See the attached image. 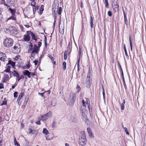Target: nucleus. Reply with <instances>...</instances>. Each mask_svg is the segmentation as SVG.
Returning <instances> with one entry per match:
<instances>
[{"label": "nucleus", "mask_w": 146, "mask_h": 146, "mask_svg": "<svg viewBox=\"0 0 146 146\" xmlns=\"http://www.w3.org/2000/svg\"><path fill=\"white\" fill-rule=\"evenodd\" d=\"M87 139L84 133H82V135L79 138V143L80 145H85L86 143Z\"/></svg>", "instance_id": "2"}, {"label": "nucleus", "mask_w": 146, "mask_h": 146, "mask_svg": "<svg viewBox=\"0 0 146 146\" xmlns=\"http://www.w3.org/2000/svg\"><path fill=\"white\" fill-rule=\"evenodd\" d=\"M17 78H18V79H17V80L18 81H19L20 80L24 79V76L22 75H21L20 77L19 76V77H17Z\"/></svg>", "instance_id": "29"}, {"label": "nucleus", "mask_w": 146, "mask_h": 146, "mask_svg": "<svg viewBox=\"0 0 146 146\" xmlns=\"http://www.w3.org/2000/svg\"><path fill=\"white\" fill-rule=\"evenodd\" d=\"M76 88V89L78 90L77 92L78 93L80 91L81 89V88L80 86L78 85H77Z\"/></svg>", "instance_id": "37"}, {"label": "nucleus", "mask_w": 146, "mask_h": 146, "mask_svg": "<svg viewBox=\"0 0 146 146\" xmlns=\"http://www.w3.org/2000/svg\"><path fill=\"white\" fill-rule=\"evenodd\" d=\"M82 52V49L80 47H79V58H80L81 55V52Z\"/></svg>", "instance_id": "36"}, {"label": "nucleus", "mask_w": 146, "mask_h": 146, "mask_svg": "<svg viewBox=\"0 0 146 146\" xmlns=\"http://www.w3.org/2000/svg\"><path fill=\"white\" fill-rule=\"evenodd\" d=\"M63 65L64 67L62 69L65 70L66 69V63L64 62H63Z\"/></svg>", "instance_id": "33"}, {"label": "nucleus", "mask_w": 146, "mask_h": 146, "mask_svg": "<svg viewBox=\"0 0 146 146\" xmlns=\"http://www.w3.org/2000/svg\"><path fill=\"white\" fill-rule=\"evenodd\" d=\"M12 73L14 76L16 77L17 78L19 77V76H20L19 74L16 70L13 71L12 72Z\"/></svg>", "instance_id": "12"}, {"label": "nucleus", "mask_w": 146, "mask_h": 146, "mask_svg": "<svg viewBox=\"0 0 146 146\" xmlns=\"http://www.w3.org/2000/svg\"><path fill=\"white\" fill-rule=\"evenodd\" d=\"M119 5L116 3H114V5L113 6V9L115 12L118 11L119 10Z\"/></svg>", "instance_id": "7"}, {"label": "nucleus", "mask_w": 146, "mask_h": 146, "mask_svg": "<svg viewBox=\"0 0 146 146\" xmlns=\"http://www.w3.org/2000/svg\"><path fill=\"white\" fill-rule=\"evenodd\" d=\"M36 53L35 52H32L31 53V56L32 57H34V56L35 55Z\"/></svg>", "instance_id": "48"}, {"label": "nucleus", "mask_w": 146, "mask_h": 146, "mask_svg": "<svg viewBox=\"0 0 146 146\" xmlns=\"http://www.w3.org/2000/svg\"><path fill=\"white\" fill-rule=\"evenodd\" d=\"M76 98V94L72 93L71 94L69 99V103L71 105L74 104Z\"/></svg>", "instance_id": "4"}, {"label": "nucleus", "mask_w": 146, "mask_h": 146, "mask_svg": "<svg viewBox=\"0 0 146 146\" xmlns=\"http://www.w3.org/2000/svg\"><path fill=\"white\" fill-rule=\"evenodd\" d=\"M44 42H45V47L46 48L47 46V38L46 36L44 35Z\"/></svg>", "instance_id": "27"}, {"label": "nucleus", "mask_w": 146, "mask_h": 146, "mask_svg": "<svg viewBox=\"0 0 146 146\" xmlns=\"http://www.w3.org/2000/svg\"><path fill=\"white\" fill-rule=\"evenodd\" d=\"M123 47H124V52H125V54L127 58H128L129 56H128L127 54V50H126L125 46V44H124Z\"/></svg>", "instance_id": "26"}, {"label": "nucleus", "mask_w": 146, "mask_h": 146, "mask_svg": "<svg viewBox=\"0 0 146 146\" xmlns=\"http://www.w3.org/2000/svg\"><path fill=\"white\" fill-rule=\"evenodd\" d=\"M47 118L45 116H43V115L41 116V117H39L38 119L39 120H42L43 121H44L46 120Z\"/></svg>", "instance_id": "17"}, {"label": "nucleus", "mask_w": 146, "mask_h": 146, "mask_svg": "<svg viewBox=\"0 0 146 146\" xmlns=\"http://www.w3.org/2000/svg\"><path fill=\"white\" fill-rule=\"evenodd\" d=\"M52 115V112L50 111H49L48 113L43 115V116H45L46 117H49Z\"/></svg>", "instance_id": "22"}, {"label": "nucleus", "mask_w": 146, "mask_h": 146, "mask_svg": "<svg viewBox=\"0 0 146 146\" xmlns=\"http://www.w3.org/2000/svg\"><path fill=\"white\" fill-rule=\"evenodd\" d=\"M29 133H32V134H34V132H33V131L31 129H29Z\"/></svg>", "instance_id": "61"}, {"label": "nucleus", "mask_w": 146, "mask_h": 146, "mask_svg": "<svg viewBox=\"0 0 146 146\" xmlns=\"http://www.w3.org/2000/svg\"><path fill=\"white\" fill-rule=\"evenodd\" d=\"M51 105L53 106H54L56 105V103L54 101H52L51 102Z\"/></svg>", "instance_id": "52"}, {"label": "nucleus", "mask_w": 146, "mask_h": 146, "mask_svg": "<svg viewBox=\"0 0 146 146\" xmlns=\"http://www.w3.org/2000/svg\"><path fill=\"white\" fill-rule=\"evenodd\" d=\"M44 92L42 93H39L38 94L40 95L41 96H42V97H43L44 96Z\"/></svg>", "instance_id": "60"}, {"label": "nucleus", "mask_w": 146, "mask_h": 146, "mask_svg": "<svg viewBox=\"0 0 146 146\" xmlns=\"http://www.w3.org/2000/svg\"><path fill=\"white\" fill-rule=\"evenodd\" d=\"M26 66H27V69H28L29 68H30V65L29 64H27Z\"/></svg>", "instance_id": "64"}, {"label": "nucleus", "mask_w": 146, "mask_h": 146, "mask_svg": "<svg viewBox=\"0 0 146 146\" xmlns=\"http://www.w3.org/2000/svg\"><path fill=\"white\" fill-rule=\"evenodd\" d=\"M67 52L66 51L65 52L64 54V60H66L67 59Z\"/></svg>", "instance_id": "28"}, {"label": "nucleus", "mask_w": 146, "mask_h": 146, "mask_svg": "<svg viewBox=\"0 0 146 146\" xmlns=\"http://www.w3.org/2000/svg\"><path fill=\"white\" fill-rule=\"evenodd\" d=\"M13 49L14 50H17V49H19L18 47L16 46H14L13 47Z\"/></svg>", "instance_id": "62"}, {"label": "nucleus", "mask_w": 146, "mask_h": 146, "mask_svg": "<svg viewBox=\"0 0 146 146\" xmlns=\"http://www.w3.org/2000/svg\"><path fill=\"white\" fill-rule=\"evenodd\" d=\"M39 8V6H37L35 8V9H33V12L34 14H35L36 11V10H38V9Z\"/></svg>", "instance_id": "34"}, {"label": "nucleus", "mask_w": 146, "mask_h": 146, "mask_svg": "<svg viewBox=\"0 0 146 146\" xmlns=\"http://www.w3.org/2000/svg\"><path fill=\"white\" fill-rule=\"evenodd\" d=\"M14 2V0H7V3L10 5H13Z\"/></svg>", "instance_id": "24"}, {"label": "nucleus", "mask_w": 146, "mask_h": 146, "mask_svg": "<svg viewBox=\"0 0 146 146\" xmlns=\"http://www.w3.org/2000/svg\"><path fill=\"white\" fill-rule=\"evenodd\" d=\"M103 96L104 99V100H105V93L104 89V88H103Z\"/></svg>", "instance_id": "54"}, {"label": "nucleus", "mask_w": 146, "mask_h": 146, "mask_svg": "<svg viewBox=\"0 0 146 146\" xmlns=\"http://www.w3.org/2000/svg\"><path fill=\"white\" fill-rule=\"evenodd\" d=\"M80 113H81V118L86 124L88 123V119L87 116L86 115L84 111L82 109L80 110Z\"/></svg>", "instance_id": "3"}, {"label": "nucleus", "mask_w": 146, "mask_h": 146, "mask_svg": "<svg viewBox=\"0 0 146 146\" xmlns=\"http://www.w3.org/2000/svg\"><path fill=\"white\" fill-rule=\"evenodd\" d=\"M39 50V48H38V47L35 44L32 52H35L36 54H37Z\"/></svg>", "instance_id": "10"}, {"label": "nucleus", "mask_w": 146, "mask_h": 146, "mask_svg": "<svg viewBox=\"0 0 146 146\" xmlns=\"http://www.w3.org/2000/svg\"><path fill=\"white\" fill-rule=\"evenodd\" d=\"M9 78V76L8 75H5L4 77L3 78V82H7Z\"/></svg>", "instance_id": "15"}, {"label": "nucleus", "mask_w": 146, "mask_h": 146, "mask_svg": "<svg viewBox=\"0 0 146 146\" xmlns=\"http://www.w3.org/2000/svg\"><path fill=\"white\" fill-rule=\"evenodd\" d=\"M123 127L125 131V132L127 134L129 135V133L128 132V131L127 129V128L126 127L124 128V127L123 126Z\"/></svg>", "instance_id": "35"}, {"label": "nucleus", "mask_w": 146, "mask_h": 146, "mask_svg": "<svg viewBox=\"0 0 146 146\" xmlns=\"http://www.w3.org/2000/svg\"><path fill=\"white\" fill-rule=\"evenodd\" d=\"M38 61L36 60H35L33 61V62L35 63V65H36L38 63Z\"/></svg>", "instance_id": "56"}, {"label": "nucleus", "mask_w": 146, "mask_h": 146, "mask_svg": "<svg viewBox=\"0 0 146 146\" xmlns=\"http://www.w3.org/2000/svg\"><path fill=\"white\" fill-rule=\"evenodd\" d=\"M125 100L124 99L123 100V102L120 105L121 109V110H123L125 108L124 104H125Z\"/></svg>", "instance_id": "14"}, {"label": "nucleus", "mask_w": 146, "mask_h": 146, "mask_svg": "<svg viewBox=\"0 0 146 146\" xmlns=\"http://www.w3.org/2000/svg\"><path fill=\"white\" fill-rule=\"evenodd\" d=\"M28 97H25V100L24 102V104L26 105L28 102Z\"/></svg>", "instance_id": "38"}, {"label": "nucleus", "mask_w": 146, "mask_h": 146, "mask_svg": "<svg viewBox=\"0 0 146 146\" xmlns=\"http://www.w3.org/2000/svg\"><path fill=\"white\" fill-rule=\"evenodd\" d=\"M7 57L6 54L3 52H0V60L2 61H5L7 60Z\"/></svg>", "instance_id": "6"}, {"label": "nucleus", "mask_w": 146, "mask_h": 146, "mask_svg": "<svg viewBox=\"0 0 146 146\" xmlns=\"http://www.w3.org/2000/svg\"><path fill=\"white\" fill-rule=\"evenodd\" d=\"M105 7H106L107 8H109V3L108 1V0H105Z\"/></svg>", "instance_id": "30"}, {"label": "nucleus", "mask_w": 146, "mask_h": 146, "mask_svg": "<svg viewBox=\"0 0 146 146\" xmlns=\"http://www.w3.org/2000/svg\"><path fill=\"white\" fill-rule=\"evenodd\" d=\"M42 132L45 135H47L49 133L48 131L46 128H43Z\"/></svg>", "instance_id": "23"}, {"label": "nucleus", "mask_w": 146, "mask_h": 146, "mask_svg": "<svg viewBox=\"0 0 146 146\" xmlns=\"http://www.w3.org/2000/svg\"><path fill=\"white\" fill-rule=\"evenodd\" d=\"M82 105L84 106L85 107H86V104H86V102H85V101L84 100H82Z\"/></svg>", "instance_id": "41"}, {"label": "nucleus", "mask_w": 146, "mask_h": 146, "mask_svg": "<svg viewBox=\"0 0 146 146\" xmlns=\"http://www.w3.org/2000/svg\"><path fill=\"white\" fill-rule=\"evenodd\" d=\"M36 3L35 1H32L31 2V5L35 7Z\"/></svg>", "instance_id": "45"}, {"label": "nucleus", "mask_w": 146, "mask_h": 146, "mask_svg": "<svg viewBox=\"0 0 146 146\" xmlns=\"http://www.w3.org/2000/svg\"><path fill=\"white\" fill-rule=\"evenodd\" d=\"M15 64V62L9 60L8 63L7 64V65H11L13 67L14 66Z\"/></svg>", "instance_id": "21"}, {"label": "nucleus", "mask_w": 146, "mask_h": 146, "mask_svg": "<svg viewBox=\"0 0 146 146\" xmlns=\"http://www.w3.org/2000/svg\"><path fill=\"white\" fill-rule=\"evenodd\" d=\"M30 38L31 36L30 34H28L27 35H25L24 36V40L26 41H29Z\"/></svg>", "instance_id": "8"}, {"label": "nucleus", "mask_w": 146, "mask_h": 146, "mask_svg": "<svg viewBox=\"0 0 146 146\" xmlns=\"http://www.w3.org/2000/svg\"><path fill=\"white\" fill-rule=\"evenodd\" d=\"M44 6L43 5H42L40 7V9L39 11V14L41 15L44 9Z\"/></svg>", "instance_id": "19"}, {"label": "nucleus", "mask_w": 146, "mask_h": 146, "mask_svg": "<svg viewBox=\"0 0 146 146\" xmlns=\"http://www.w3.org/2000/svg\"><path fill=\"white\" fill-rule=\"evenodd\" d=\"M4 88V86L3 84L1 83L0 84V89H1Z\"/></svg>", "instance_id": "55"}, {"label": "nucleus", "mask_w": 146, "mask_h": 146, "mask_svg": "<svg viewBox=\"0 0 146 146\" xmlns=\"http://www.w3.org/2000/svg\"><path fill=\"white\" fill-rule=\"evenodd\" d=\"M122 10L123 11V15H124V22L126 25H127L128 24V20L126 16L125 15V12L124 11V10L123 9V8H122Z\"/></svg>", "instance_id": "11"}, {"label": "nucleus", "mask_w": 146, "mask_h": 146, "mask_svg": "<svg viewBox=\"0 0 146 146\" xmlns=\"http://www.w3.org/2000/svg\"><path fill=\"white\" fill-rule=\"evenodd\" d=\"M24 95V93L23 92H22L20 93L17 100V101L18 102H19L22 98Z\"/></svg>", "instance_id": "18"}, {"label": "nucleus", "mask_w": 146, "mask_h": 146, "mask_svg": "<svg viewBox=\"0 0 146 146\" xmlns=\"http://www.w3.org/2000/svg\"><path fill=\"white\" fill-rule=\"evenodd\" d=\"M48 56L49 57L51 60L52 61H54V59L53 57L49 54H48Z\"/></svg>", "instance_id": "43"}, {"label": "nucleus", "mask_w": 146, "mask_h": 146, "mask_svg": "<svg viewBox=\"0 0 146 146\" xmlns=\"http://www.w3.org/2000/svg\"><path fill=\"white\" fill-rule=\"evenodd\" d=\"M7 68L9 70H10L11 66H9V65H7Z\"/></svg>", "instance_id": "59"}, {"label": "nucleus", "mask_w": 146, "mask_h": 146, "mask_svg": "<svg viewBox=\"0 0 146 146\" xmlns=\"http://www.w3.org/2000/svg\"><path fill=\"white\" fill-rule=\"evenodd\" d=\"M87 131L88 133L89 136L91 137L92 135V132L90 128L88 127L87 128Z\"/></svg>", "instance_id": "16"}, {"label": "nucleus", "mask_w": 146, "mask_h": 146, "mask_svg": "<svg viewBox=\"0 0 146 146\" xmlns=\"http://www.w3.org/2000/svg\"><path fill=\"white\" fill-rule=\"evenodd\" d=\"M90 27L91 28H93L94 27V20L92 17L90 16Z\"/></svg>", "instance_id": "20"}, {"label": "nucleus", "mask_w": 146, "mask_h": 146, "mask_svg": "<svg viewBox=\"0 0 146 146\" xmlns=\"http://www.w3.org/2000/svg\"><path fill=\"white\" fill-rule=\"evenodd\" d=\"M35 123L37 125H40V124L41 123L40 121V120H39V121H36L35 122Z\"/></svg>", "instance_id": "58"}, {"label": "nucleus", "mask_w": 146, "mask_h": 146, "mask_svg": "<svg viewBox=\"0 0 146 146\" xmlns=\"http://www.w3.org/2000/svg\"><path fill=\"white\" fill-rule=\"evenodd\" d=\"M86 87L88 88H90L91 86V82L90 79V74H88L86 81Z\"/></svg>", "instance_id": "5"}, {"label": "nucleus", "mask_w": 146, "mask_h": 146, "mask_svg": "<svg viewBox=\"0 0 146 146\" xmlns=\"http://www.w3.org/2000/svg\"><path fill=\"white\" fill-rule=\"evenodd\" d=\"M13 43V41L12 39L10 38H7L4 40L3 44L5 47L8 48L11 46Z\"/></svg>", "instance_id": "1"}, {"label": "nucleus", "mask_w": 146, "mask_h": 146, "mask_svg": "<svg viewBox=\"0 0 146 146\" xmlns=\"http://www.w3.org/2000/svg\"><path fill=\"white\" fill-rule=\"evenodd\" d=\"M86 104H88V105H90V100H88V99H87L86 101Z\"/></svg>", "instance_id": "47"}, {"label": "nucleus", "mask_w": 146, "mask_h": 146, "mask_svg": "<svg viewBox=\"0 0 146 146\" xmlns=\"http://www.w3.org/2000/svg\"><path fill=\"white\" fill-rule=\"evenodd\" d=\"M18 94V92H15L14 93V97L16 98L17 96V94Z\"/></svg>", "instance_id": "50"}, {"label": "nucleus", "mask_w": 146, "mask_h": 146, "mask_svg": "<svg viewBox=\"0 0 146 146\" xmlns=\"http://www.w3.org/2000/svg\"><path fill=\"white\" fill-rule=\"evenodd\" d=\"M62 11V8L61 7H60L59 8L58 10V15H60L61 14Z\"/></svg>", "instance_id": "39"}, {"label": "nucleus", "mask_w": 146, "mask_h": 146, "mask_svg": "<svg viewBox=\"0 0 146 146\" xmlns=\"http://www.w3.org/2000/svg\"><path fill=\"white\" fill-rule=\"evenodd\" d=\"M129 39L130 42V44H132V42L131 40V36L130 35H129Z\"/></svg>", "instance_id": "49"}, {"label": "nucleus", "mask_w": 146, "mask_h": 146, "mask_svg": "<svg viewBox=\"0 0 146 146\" xmlns=\"http://www.w3.org/2000/svg\"><path fill=\"white\" fill-rule=\"evenodd\" d=\"M30 32L31 34L30 35L31 36V37L32 39L33 40H35L36 38H38V37L37 36H36L33 33L29 31H27V33Z\"/></svg>", "instance_id": "13"}, {"label": "nucleus", "mask_w": 146, "mask_h": 146, "mask_svg": "<svg viewBox=\"0 0 146 146\" xmlns=\"http://www.w3.org/2000/svg\"><path fill=\"white\" fill-rule=\"evenodd\" d=\"M40 40V41H39L38 42V46H37L38 47V48H39L41 46V45H42L41 41H42V40Z\"/></svg>", "instance_id": "40"}, {"label": "nucleus", "mask_w": 146, "mask_h": 146, "mask_svg": "<svg viewBox=\"0 0 146 146\" xmlns=\"http://www.w3.org/2000/svg\"><path fill=\"white\" fill-rule=\"evenodd\" d=\"M12 19L14 21H15L16 20V18L15 17H14L13 15H12L11 17H9L7 19V20Z\"/></svg>", "instance_id": "25"}, {"label": "nucleus", "mask_w": 146, "mask_h": 146, "mask_svg": "<svg viewBox=\"0 0 146 146\" xmlns=\"http://www.w3.org/2000/svg\"><path fill=\"white\" fill-rule=\"evenodd\" d=\"M10 70L7 69V68L4 71V72H9Z\"/></svg>", "instance_id": "63"}, {"label": "nucleus", "mask_w": 146, "mask_h": 146, "mask_svg": "<svg viewBox=\"0 0 146 146\" xmlns=\"http://www.w3.org/2000/svg\"><path fill=\"white\" fill-rule=\"evenodd\" d=\"M108 14L110 17H111L112 15V13L111 11H109L108 12Z\"/></svg>", "instance_id": "51"}, {"label": "nucleus", "mask_w": 146, "mask_h": 146, "mask_svg": "<svg viewBox=\"0 0 146 146\" xmlns=\"http://www.w3.org/2000/svg\"><path fill=\"white\" fill-rule=\"evenodd\" d=\"M89 113H90L91 117L92 118H93V113H92V110H91V111H90Z\"/></svg>", "instance_id": "44"}, {"label": "nucleus", "mask_w": 146, "mask_h": 146, "mask_svg": "<svg viewBox=\"0 0 146 146\" xmlns=\"http://www.w3.org/2000/svg\"><path fill=\"white\" fill-rule=\"evenodd\" d=\"M33 46L32 44L30 45L28 50V52H30L33 49Z\"/></svg>", "instance_id": "32"}, {"label": "nucleus", "mask_w": 146, "mask_h": 146, "mask_svg": "<svg viewBox=\"0 0 146 146\" xmlns=\"http://www.w3.org/2000/svg\"><path fill=\"white\" fill-rule=\"evenodd\" d=\"M14 143L15 145H16L18 143L15 137L14 139Z\"/></svg>", "instance_id": "53"}, {"label": "nucleus", "mask_w": 146, "mask_h": 146, "mask_svg": "<svg viewBox=\"0 0 146 146\" xmlns=\"http://www.w3.org/2000/svg\"><path fill=\"white\" fill-rule=\"evenodd\" d=\"M9 10L13 15H14L15 14V12L14 10L12 9L11 8L9 9Z\"/></svg>", "instance_id": "31"}, {"label": "nucleus", "mask_w": 146, "mask_h": 146, "mask_svg": "<svg viewBox=\"0 0 146 146\" xmlns=\"http://www.w3.org/2000/svg\"><path fill=\"white\" fill-rule=\"evenodd\" d=\"M123 84L124 86V87H125V89H127V86H126V84H125V80H123Z\"/></svg>", "instance_id": "46"}, {"label": "nucleus", "mask_w": 146, "mask_h": 146, "mask_svg": "<svg viewBox=\"0 0 146 146\" xmlns=\"http://www.w3.org/2000/svg\"><path fill=\"white\" fill-rule=\"evenodd\" d=\"M23 74L24 75L27 76L29 78H31V72L28 70H25V72H23Z\"/></svg>", "instance_id": "9"}, {"label": "nucleus", "mask_w": 146, "mask_h": 146, "mask_svg": "<svg viewBox=\"0 0 146 146\" xmlns=\"http://www.w3.org/2000/svg\"><path fill=\"white\" fill-rule=\"evenodd\" d=\"M59 32L61 34H63V33H64V31H63V29H62V31H61V30L60 29V28H59Z\"/></svg>", "instance_id": "57"}, {"label": "nucleus", "mask_w": 146, "mask_h": 146, "mask_svg": "<svg viewBox=\"0 0 146 146\" xmlns=\"http://www.w3.org/2000/svg\"><path fill=\"white\" fill-rule=\"evenodd\" d=\"M7 104V102L6 101H3L2 103L1 104V106H2L3 105H6Z\"/></svg>", "instance_id": "42"}]
</instances>
